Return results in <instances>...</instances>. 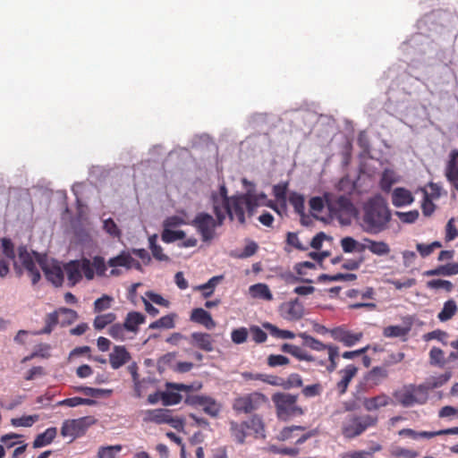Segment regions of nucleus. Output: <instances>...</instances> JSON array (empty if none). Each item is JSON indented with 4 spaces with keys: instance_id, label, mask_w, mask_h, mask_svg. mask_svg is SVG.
<instances>
[{
    "instance_id": "obj_1",
    "label": "nucleus",
    "mask_w": 458,
    "mask_h": 458,
    "mask_svg": "<svg viewBox=\"0 0 458 458\" xmlns=\"http://www.w3.org/2000/svg\"><path fill=\"white\" fill-rule=\"evenodd\" d=\"M391 216L386 200L380 194H377L363 204L362 227L369 233H380L386 228Z\"/></svg>"
},
{
    "instance_id": "obj_2",
    "label": "nucleus",
    "mask_w": 458,
    "mask_h": 458,
    "mask_svg": "<svg viewBox=\"0 0 458 458\" xmlns=\"http://www.w3.org/2000/svg\"><path fill=\"white\" fill-rule=\"evenodd\" d=\"M106 269L105 259L101 256H95L92 260L87 258L72 260L64 266L67 279L72 285L79 283L82 276L87 280H92L95 276H104Z\"/></svg>"
},
{
    "instance_id": "obj_3",
    "label": "nucleus",
    "mask_w": 458,
    "mask_h": 458,
    "mask_svg": "<svg viewBox=\"0 0 458 458\" xmlns=\"http://www.w3.org/2000/svg\"><path fill=\"white\" fill-rule=\"evenodd\" d=\"M213 212L216 217L207 212H199L190 223L204 242H210L216 238V229L222 226L225 220V212L216 201L213 204Z\"/></svg>"
},
{
    "instance_id": "obj_4",
    "label": "nucleus",
    "mask_w": 458,
    "mask_h": 458,
    "mask_svg": "<svg viewBox=\"0 0 458 458\" xmlns=\"http://www.w3.org/2000/svg\"><path fill=\"white\" fill-rule=\"evenodd\" d=\"M258 206V197L251 193H245L232 197L224 196L222 210L225 212V216H226V215H228L231 220L236 217L239 223L244 224V210H247L249 216H252Z\"/></svg>"
},
{
    "instance_id": "obj_5",
    "label": "nucleus",
    "mask_w": 458,
    "mask_h": 458,
    "mask_svg": "<svg viewBox=\"0 0 458 458\" xmlns=\"http://www.w3.org/2000/svg\"><path fill=\"white\" fill-rule=\"evenodd\" d=\"M378 423V416L373 414L349 413L341 421V433L346 439H353L361 436L369 428H375Z\"/></svg>"
},
{
    "instance_id": "obj_6",
    "label": "nucleus",
    "mask_w": 458,
    "mask_h": 458,
    "mask_svg": "<svg viewBox=\"0 0 458 458\" xmlns=\"http://www.w3.org/2000/svg\"><path fill=\"white\" fill-rule=\"evenodd\" d=\"M298 394L286 392H277L272 395L271 400L279 420L288 421L305 413V409L298 404Z\"/></svg>"
},
{
    "instance_id": "obj_7",
    "label": "nucleus",
    "mask_w": 458,
    "mask_h": 458,
    "mask_svg": "<svg viewBox=\"0 0 458 458\" xmlns=\"http://www.w3.org/2000/svg\"><path fill=\"white\" fill-rule=\"evenodd\" d=\"M299 336L303 340V345L316 352H323L327 351L328 354V361L329 363H326L327 370L331 373L335 371L337 368L338 356H339V347L335 344H327L316 339L315 337L308 335L307 333H300Z\"/></svg>"
},
{
    "instance_id": "obj_8",
    "label": "nucleus",
    "mask_w": 458,
    "mask_h": 458,
    "mask_svg": "<svg viewBox=\"0 0 458 458\" xmlns=\"http://www.w3.org/2000/svg\"><path fill=\"white\" fill-rule=\"evenodd\" d=\"M267 401V398L265 394L253 392L235 398L233 403V409L237 412L250 413L258 410L261 405L266 403Z\"/></svg>"
},
{
    "instance_id": "obj_9",
    "label": "nucleus",
    "mask_w": 458,
    "mask_h": 458,
    "mask_svg": "<svg viewBox=\"0 0 458 458\" xmlns=\"http://www.w3.org/2000/svg\"><path fill=\"white\" fill-rule=\"evenodd\" d=\"M94 422L91 417H82L74 420H66L61 428V435L70 437L71 441L85 434L88 428Z\"/></svg>"
},
{
    "instance_id": "obj_10",
    "label": "nucleus",
    "mask_w": 458,
    "mask_h": 458,
    "mask_svg": "<svg viewBox=\"0 0 458 458\" xmlns=\"http://www.w3.org/2000/svg\"><path fill=\"white\" fill-rule=\"evenodd\" d=\"M185 403L193 407H201L202 411L211 418H217L222 405L213 397L202 394L188 395Z\"/></svg>"
},
{
    "instance_id": "obj_11",
    "label": "nucleus",
    "mask_w": 458,
    "mask_h": 458,
    "mask_svg": "<svg viewBox=\"0 0 458 458\" xmlns=\"http://www.w3.org/2000/svg\"><path fill=\"white\" fill-rule=\"evenodd\" d=\"M318 430L314 428L306 431V428L303 426H289L284 427L278 435V439L281 441H286L293 437H298L295 444L301 445L306 442L308 439L318 436Z\"/></svg>"
},
{
    "instance_id": "obj_12",
    "label": "nucleus",
    "mask_w": 458,
    "mask_h": 458,
    "mask_svg": "<svg viewBox=\"0 0 458 458\" xmlns=\"http://www.w3.org/2000/svg\"><path fill=\"white\" fill-rule=\"evenodd\" d=\"M412 386H414L411 385L403 391L394 394L397 401L404 407H410L415 403L423 404L428 400V395L424 391H416Z\"/></svg>"
},
{
    "instance_id": "obj_13",
    "label": "nucleus",
    "mask_w": 458,
    "mask_h": 458,
    "mask_svg": "<svg viewBox=\"0 0 458 458\" xmlns=\"http://www.w3.org/2000/svg\"><path fill=\"white\" fill-rule=\"evenodd\" d=\"M330 335L335 341L342 343L346 347L355 345L363 337V334L361 332L353 333L347 330L343 326L331 328Z\"/></svg>"
},
{
    "instance_id": "obj_14",
    "label": "nucleus",
    "mask_w": 458,
    "mask_h": 458,
    "mask_svg": "<svg viewBox=\"0 0 458 458\" xmlns=\"http://www.w3.org/2000/svg\"><path fill=\"white\" fill-rule=\"evenodd\" d=\"M37 257V261L42 268L46 278L51 282L55 286L62 285L64 282V272L58 264H47V261L43 260L38 254L34 253Z\"/></svg>"
},
{
    "instance_id": "obj_15",
    "label": "nucleus",
    "mask_w": 458,
    "mask_h": 458,
    "mask_svg": "<svg viewBox=\"0 0 458 458\" xmlns=\"http://www.w3.org/2000/svg\"><path fill=\"white\" fill-rule=\"evenodd\" d=\"M166 388L168 389V391L160 392V399L164 405L168 406V405L178 404L182 399V395L179 393L174 392V391H170V389L176 390V391L189 392L191 390L192 386L184 385V384L167 383Z\"/></svg>"
},
{
    "instance_id": "obj_16",
    "label": "nucleus",
    "mask_w": 458,
    "mask_h": 458,
    "mask_svg": "<svg viewBox=\"0 0 458 458\" xmlns=\"http://www.w3.org/2000/svg\"><path fill=\"white\" fill-rule=\"evenodd\" d=\"M18 257L20 262L27 270L29 276L31 277L32 284H37L40 279V273L37 267L33 257L28 252L25 246H21L18 249Z\"/></svg>"
},
{
    "instance_id": "obj_17",
    "label": "nucleus",
    "mask_w": 458,
    "mask_h": 458,
    "mask_svg": "<svg viewBox=\"0 0 458 458\" xmlns=\"http://www.w3.org/2000/svg\"><path fill=\"white\" fill-rule=\"evenodd\" d=\"M190 344L206 352H211L215 350V340L212 335L204 332H193L189 339Z\"/></svg>"
},
{
    "instance_id": "obj_18",
    "label": "nucleus",
    "mask_w": 458,
    "mask_h": 458,
    "mask_svg": "<svg viewBox=\"0 0 458 458\" xmlns=\"http://www.w3.org/2000/svg\"><path fill=\"white\" fill-rule=\"evenodd\" d=\"M131 360V353L123 345H114L109 353V363L114 369H118Z\"/></svg>"
},
{
    "instance_id": "obj_19",
    "label": "nucleus",
    "mask_w": 458,
    "mask_h": 458,
    "mask_svg": "<svg viewBox=\"0 0 458 458\" xmlns=\"http://www.w3.org/2000/svg\"><path fill=\"white\" fill-rule=\"evenodd\" d=\"M388 377V370L382 366L372 368L364 376L366 384L370 387H376L381 385Z\"/></svg>"
},
{
    "instance_id": "obj_20",
    "label": "nucleus",
    "mask_w": 458,
    "mask_h": 458,
    "mask_svg": "<svg viewBox=\"0 0 458 458\" xmlns=\"http://www.w3.org/2000/svg\"><path fill=\"white\" fill-rule=\"evenodd\" d=\"M190 319L194 323L203 326L208 330H212L216 327V323L211 314L202 308L193 309Z\"/></svg>"
},
{
    "instance_id": "obj_21",
    "label": "nucleus",
    "mask_w": 458,
    "mask_h": 458,
    "mask_svg": "<svg viewBox=\"0 0 458 458\" xmlns=\"http://www.w3.org/2000/svg\"><path fill=\"white\" fill-rule=\"evenodd\" d=\"M358 368L353 364H349L339 371V374L342 376V377L336 384V390L340 395H343L346 393L349 384L356 376Z\"/></svg>"
},
{
    "instance_id": "obj_22",
    "label": "nucleus",
    "mask_w": 458,
    "mask_h": 458,
    "mask_svg": "<svg viewBox=\"0 0 458 458\" xmlns=\"http://www.w3.org/2000/svg\"><path fill=\"white\" fill-rule=\"evenodd\" d=\"M170 411L163 408L147 410L142 412V420L146 423L165 424Z\"/></svg>"
},
{
    "instance_id": "obj_23",
    "label": "nucleus",
    "mask_w": 458,
    "mask_h": 458,
    "mask_svg": "<svg viewBox=\"0 0 458 458\" xmlns=\"http://www.w3.org/2000/svg\"><path fill=\"white\" fill-rule=\"evenodd\" d=\"M451 377L450 372H445L444 374H441L437 377H430L427 378L425 383L418 386H412V388L416 391H424L425 394L428 395V390H432L435 388H438L445 385Z\"/></svg>"
},
{
    "instance_id": "obj_24",
    "label": "nucleus",
    "mask_w": 458,
    "mask_h": 458,
    "mask_svg": "<svg viewBox=\"0 0 458 458\" xmlns=\"http://www.w3.org/2000/svg\"><path fill=\"white\" fill-rule=\"evenodd\" d=\"M390 403V396L382 393L373 397L364 398L362 405L367 411L371 412L389 405Z\"/></svg>"
},
{
    "instance_id": "obj_25",
    "label": "nucleus",
    "mask_w": 458,
    "mask_h": 458,
    "mask_svg": "<svg viewBox=\"0 0 458 458\" xmlns=\"http://www.w3.org/2000/svg\"><path fill=\"white\" fill-rule=\"evenodd\" d=\"M132 262V257L130 253L123 251L118 256L109 259L106 265H108L112 267L110 271V276H117L120 275V270L117 269V267H123L126 269L130 266V263Z\"/></svg>"
},
{
    "instance_id": "obj_26",
    "label": "nucleus",
    "mask_w": 458,
    "mask_h": 458,
    "mask_svg": "<svg viewBox=\"0 0 458 458\" xmlns=\"http://www.w3.org/2000/svg\"><path fill=\"white\" fill-rule=\"evenodd\" d=\"M146 321V317L140 312L138 311H130L123 321V327L127 329L128 332L136 335L139 332V327L144 324Z\"/></svg>"
},
{
    "instance_id": "obj_27",
    "label": "nucleus",
    "mask_w": 458,
    "mask_h": 458,
    "mask_svg": "<svg viewBox=\"0 0 458 458\" xmlns=\"http://www.w3.org/2000/svg\"><path fill=\"white\" fill-rule=\"evenodd\" d=\"M414 198L411 192L403 187L395 188L392 192V204L396 208H401L411 204Z\"/></svg>"
},
{
    "instance_id": "obj_28",
    "label": "nucleus",
    "mask_w": 458,
    "mask_h": 458,
    "mask_svg": "<svg viewBox=\"0 0 458 458\" xmlns=\"http://www.w3.org/2000/svg\"><path fill=\"white\" fill-rule=\"evenodd\" d=\"M57 435V428L51 427L47 428L43 433L38 434L33 441L34 448H40L48 445L53 442Z\"/></svg>"
},
{
    "instance_id": "obj_29",
    "label": "nucleus",
    "mask_w": 458,
    "mask_h": 458,
    "mask_svg": "<svg viewBox=\"0 0 458 458\" xmlns=\"http://www.w3.org/2000/svg\"><path fill=\"white\" fill-rule=\"evenodd\" d=\"M458 274V263H448L446 265L439 266L434 269L427 270L424 272L426 276H449Z\"/></svg>"
},
{
    "instance_id": "obj_30",
    "label": "nucleus",
    "mask_w": 458,
    "mask_h": 458,
    "mask_svg": "<svg viewBox=\"0 0 458 458\" xmlns=\"http://www.w3.org/2000/svg\"><path fill=\"white\" fill-rule=\"evenodd\" d=\"M336 209L342 214L352 216L356 215V208L346 196H340L335 201Z\"/></svg>"
},
{
    "instance_id": "obj_31",
    "label": "nucleus",
    "mask_w": 458,
    "mask_h": 458,
    "mask_svg": "<svg viewBox=\"0 0 458 458\" xmlns=\"http://www.w3.org/2000/svg\"><path fill=\"white\" fill-rule=\"evenodd\" d=\"M291 355L295 357L299 360H305L309 362H315L317 365L324 367L326 365L325 360H318L315 356L308 353L302 348L297 345H293Z\"/></svg>"
},
{
    "instance_id": "obj_32",
    "label": "nucleus",
    "mask_w": 458,
    "mask_h": 458,
    "mask_svg": "<svg viewBox=\"0 0 458 458\" xmlns=\"http://www.w3.org/2000/svg\"><path fill=\"white\" fill-rule=\"evenodd\" d=\"M249 292L253 298H259L266 301H271L273 299V294L266 284L259 283L253 284L250 286Z\"/></svg>"
},
{
    "instance_id": "obj_33",
    "label": "nucleus",
    "mask_w": 458,
    "mask_h": 458,
    "mask_svg": "<svg viewBox=\"0 0 458 458\" xmlns=\"http://www.w3.org/2000/svg\"><path fill=\"white\" fill-rule=\"evenodd\" d=\"M398 182V176L391 169H385L380 179V188L385 192H389L392 186Z\"/></svg>"
},
{
    "instance_id": "obj_34",
    "label": "nucleus",
    "mask_w": 458,
    "mask_h": 458,
    "mask_svg": "<svg viewBox=\"0 0 458 458\" xmlns=\"http://www.w3.org/2000/svg\"><path fill=\"white\" fill-rule=\"evenodd\" d=\"M365 242H367L365 248L375 255L384 256L390 252V247L385 242H377L370 239H366Z\"/></svg>"
},
{
    "instance_id": "obj_35",
    "label": "nucleus",
    "mask_w": 458,
    "mask_h": 458,
    "mask_svg": "<svg viewBox=\"0 0 458 458\" xmlns=\"http://www.w3.org/2000/svg\"><path fill=\"white\" fill-rule=\"evenodd\" d=\"M445 175L452 185V187L458 191V165L454 163V161H447Z\"/></svg>"
},
{
    "instance_id": "obj_36",
    "label": "nucleus",
    "mask_w": 458,
    "mask_h": 458,
    "mask_svg": "<svg viewBox=\"0 0 458 458\" xmlns=\"http://www.w3.org/2000/svg\"><path fill=\"white\" fill-rule=\"evenodd\" d=\"M410 327H404L402 326H388L383 330V335L387 338L401 337L403 341L406 340V336L410 332Z\"/></svg>"
},
{
    "instance_id": "obj_37",
    "label": "nucleus",
    "mask_w": 458,
    "mask_h": 458,
    "mask_svg": "<svg viewBox=\"0 0 458 458\" xmlns=\"http://www.w3.org/2000/svg\"><path fill=\"white\" fill-rule=\"evenodd\" d=\"M457 311V305L454 300H448L444 303L443 309L437 314V318L441 322L451 319Z\"/></svg>"
},
{
    "instance_id": "obj_38",
    "label": "nucleus",
    "mask_w": 458,
    "mask_h": 458,
    "mask_svg": "<svg viewBox=\"0 0 458 458\" xmlns=\"http://www.w3.org/2000/svg\"><path fill=\"white\" fill-rule=\"evenodd\" d=\"M176 318V315L172 313L165 315L159 319L150 323L148 326L149 329H157V328H166L171 329L175 327L174 319Z\"/></svg>"
},
{
    "instance_id": "obj_39",
    "label": "nucleus",
    "mask_w": 458,
    "mask_h": 458,
    "mask_svg": "<svg viewBox=\"0 0 458 458\" xmlns=\"http://www.w3.org/2000/svg\"><path fill=\"white\" fill-rule=\"evenodd\" d=\"M78 318L77 311L68 308H59V319L62 327L72 324Z\"/></svg>"
},
{
    "instance_id": "obj_40",
    "label": "nucleus",
    "mask_w": 458,
    "mask_h": 458,
    "mask_svg": "<svg viewBox=\"0 0 458 458\" xmlns=\"http://www.w3.org/2000/svg\"><path fill=\"white\" fill-rule=\"evenodd\" d=\"M149 249L152 256L158 261H169L170 259L167 255L163 253V249L157 243V235H152L148 238Z\"/></svg>"
},
{
    "instance_id": "obj_41",
    "label": "nucleus",
    "mask_w": 458,
    "mask_h": 458,
    "mask_svg": "<svg viewBox=\"0 0 458 458\" xmlns=\"http://www.w3.org/2000/svg\"><path fill=\"white\" fill-rule=\"evenodd\" d=\"M263 327L269 331V333L276 338L280 339H293L295 337V334L289 330L280 329L275 325H272L268 322L264 323Z\"/></svg>"
},
{
    "instance_id": "obj_42",
    "label": "nucleus",
    "mask_w": 458,
    "mask_h": 458,
    "mask_svg": "<svg viewBox=\"0 0 458 458\" xmlns=\"http://www.w3.org/2000/svg\"><path fill=\"white\" fill-rule=\"evenodd\" d=\"M116 319V316L113 312L98 315L94 318L93 326L96 330H102L107 325L112 324Z\"/></svg>"
},
{
    "instance_id": "obj_43",
    "label": "nucleus",
    "mask_w": 458,
    "mask_h": 458,
    "mask_svg": "<svg viewBox=\"0 0 458 458\" xmlns=\"http://www.w3.org/2000/svg\"><path fill=\"white\" fill-rule=\"evenodd\" d=\"M126 332H128V331L125 327H123V324H121V323L113 324L108 329L109 335L112 338H114L115 340H119V341H125L126 339L132 338V337H128L126 335Z\"/></svg>"
},
{
    "instance_id": "obj_44",
    "label": "nucleus",
    "mask_w": 458,
    "mask_h": 458,
    "mask_svg": "<svg viewBox=\"0 0 458 458\" xmlns=\"http://www.w3.org/2000/svg\"><path fill=\"white\" fill-rule=\"evenodd\" d=\"M246 428L252 430L256 435L264 436V423L259 415H253L248 421H245Z\"/></svg>"
},
{
    "instance_id": "obj_45",
    "label": "nucleus",
    "mask_w": 458,
    "mask_h": 458,
    "mask_svg": "<svg viewBox=\"0 0 458 458\" xmlns=\"http://www.w3.org/2000/svg\"><path fill=\"white\" fill-rule=\"evenodd\" d=\"M246 425L245 422L243 423H237L235 421H232L230 423V430L233 435V437L236 439L237 442L242 444L244 442L246 433Z\"/></svg>"
},
{
    "instance_id": "obj_46",
    "label": "nucleus",
    "mask_w": 458,
    "mask_h": 458,
    "mask_svg": "<svg viewBox=\"0 0 458 458\" xmlns=\"http://www.w3.org/2000/svg\"><path fill=\"white\" fill-rule=\"evenodd\" d=\"M123 446L121 445L101 446L98 448V458H115L116 454L121 452Z\"/></svg>"
},
{
    "instance_id": "obj_47",
    "label": "nucleus",
    "mask_w": 458,
    "mask_h": 458,
    "mask_svg": "<svg viewBox=\"0 0 458 458\" xmlns=\"http://www.w3.org/2000/svg\"><path fill=\"white\" fill-rule=\"evenodd\" d=\"M46 326L41 330V334H50L55 327L60 323L59 319V309L52 313L47 315L45 318Z\"/></svg>"
},
{
    "instance_id": "obj_48",
    "label": "nucleus",
    "mask_w": 458,
    "mask_h": 458,
    "mask_svg": "<svg viewBox=\"0 0 458 458\" xmlns=\"http://www.w3.org/2000/svg\"><path fill=\"white\" fill-rule=\"evenodd\" d=\"M427 287L432 290L443 289L446 293H450L454 289V284L448 280L433 279L427 282Z\"/></svg>"
},
{
    "instance_id": "obj_49",
    "label": "nucleus",
    "mask_w": 458,
    "mask_h": 458,
    "mask_svg": "<svg viewBox=\"0 0 458 458\" xmlns=\"http://www.w3.org/2000/svg\"><path fill=\"white\" fill-rule=\"evenodd\" d=\"M289 202L299 215L304 214V198L297 192H292L289 197Z\"/></svg>"
},
{
    "instance_id": "obj_50",
    "label": "nucleus",
    "mask_w": 458,
    "mask_h": 458,
    "mask_svg": "<svg viewBox=\"0 0 458 458\" xmlns=\"http://www.w3.org/2000/svg\"><path fill=\"white\" fill-rule=\"evenodd\" d=\"M39 420L38 415H27L21 418L12 419V425L14 427H31Z\"/></svg>"
},
{
    "instance_id": "obj_51",
    "label": "nucleus",
    "mask_w": 458,
    "mask_h": 458,
    "mask_svg": "<svg viewBox=\"0 0 458 458\" xmlns=\"http://www.w3.org/2000/svg\"><path fill=\"white\" fill-rule=\"evenodd\" d=\"M429 360L431 365L443 367L445 365L444 352L438 347H433L429 352Z\"/></svg>"
},
{
    "instance_id": "obj_52",
    "label": "nucleus",
    "mask_w": 458,
    "mask_h": 458,
    "mask_svg": "<svg viewBox=\"0 0 458 458\" xmlns=\"http://www.w3.org/2000/svg\"><path fill=\"white\" fill-rule=\"evenodd\" d=\"M249 330L246 327L235 328L231 333V339L235 344H242L247 341Z\"/></svg>"
},
{
    "instance_id": "obj_53",
    "label": "nucleus",
    "mask_w": 458,
    "mask_h": 458,
    "mask_svg": "<svg viewBox=\"0 0 458 458\" xmlns=\"http://www.w3.org/2000/svg\"><path fill=\"white\" fill-rule=\"evenodd\" d=\"M161 237L165 242H172L176 240L184 239L185 233L182 230L173 231V230H169L167 228H165L164 232L162 233Z\"/></svg>"
},
{
    "instance_id": "obj_54",
    "label": "nucleus",
    "mask_w": 458,
    "mask_h": 458,
    "mask_svg": "<svg viewBox=\"0 0 458 458\" xmlns=\"http://www.w3.org/2000/svg\"><path fill=\"white\" fill-rule=\"evenodd\" d=\"M2 248H3V252L4 255V259L6 261H8V265H9L10 261H13L14 258H15L14 248H13V244L12 241L7 238L2 239Z\"/></svg>"
},
{
    "instance_id": "obj_55",
    "label": "nucleus",
    "mask_w": 458,
    "mask_h": 458,
    "mask_svg": "<svg viewBox=\"0 0 458 458\" xmlns=\"http://www.w3.org/2000/svg\"><path fill=\"white\" fill-rule=\"evenodd\" d=\"M249 333L256 344L265 343L267 339V333L263 331L259 326H251L249 329Z\"/></svg>"
},
{
    "instance_id": "obj_56",
    "label": "nucleus",
    "mask_w": 458,
    "mask_h": 458,
    "mask_svg": "<svg viewBox=\"0 0 458 458\" xmlns=\"http://www.w3.org/2000/svg\"><path fill=\"white\" fill-rule=\"evenodd\" d=\"M221 278L222 276H213L206 284L198 287L199 290L203 291L204 297H209L213 293L216 284Z\"/></svg>"
},
{
    "instance_id": "obj_57",
    "label": "nucleus",
    "mask_w": 458,
    "mask_h": 458,
    "mask_svg": "<svg viewBox=\"0 0 458 458\" xmlns=\"http://www.w3.org/2000/svg\"><path fill=\"white\" fill-rule=\"evenodd\" d=\"M267 362L269 367L275 368L289 364L290 360L286 356L281 354H270L267 357Z\"/></svg>"
},
{
    "instance_id": "obj_58",
    "label": "nucleus",
    "mask_w": 458,
    "mask_h": 458,
    "mask_svg": "<svg viewBox=\"0 0 458 458\" xmlns=\"http://www.w3.org/2000/svg\"><path fill=\"white\" fill-rule=\"evenodd\" d=\"M323 391L322 385L316 383L313 385L306 386L302 388L301 393L305 397H315L320 395Z\"/></svg>"
},
{
    "instance_id": "obj_59",
    "label": "nucleus",
    "mask_w": 458,
    "mask_h": 458,
    "mask_svg": "<svg viewBox=\"0 0 458 458\" xmlns=\"http://www.w3.org/2000/svg\"><path fill=\"white\" fill-rule=\"evenodd\" d=\"M112 300L113 299L107 295H103L101 298L97 299L94 302V311L98 313L109 309Z\"/></svg>"
},
{
    "instance_id": "obj_60",
    "label": "nucleus",
    "mask_w": 458,
    "mask_h": 458,
    "mask_svg": "<svg viewBox=\"0 0 458 458\" xmlns=\"http://www.w3.org/2000/svg\"><path fill=\"white\" fill-rule=\"evenodd\" d=\"M392 455L397 458H416L419 456V453L414 450L406 449L403 447H396L392 451Z\"/></svg>"
},
{
    "instance_id": "obj_61",
    "label": "nucleus",
    "mask_w": 458,
    "mask_h": 458,
    "mask_svg": "<svg viewBox=\"0 0 458 458\" xmlns=\"http://www.w3.org/2000/svg\"><path fill=\"white\" fill-rule=\"evenodd\" d=\"M302 386V379L301 377L297 373L291 374L286 382L283 381V387L285 389L291 387H301Z\"/></svg>"
},
{
    "instance_id": "obj_62",
    "label": "nucleus",
    "mask_w": 458,
    "mask_h": 458,
    "mask_svg": "<svg viewBox=\"0 0 458 458\" xmlns=\"http://www.w3.org/2000/svg\"><path fill=\"white\" fill-rule=\"evenodd\" d=\"M165 424L170 425L172 428L176 429L177 431H182L184 428V420L178 416H173L172 411H170L167 421Z\"/></svg>"
},
{
    "instance_id": "obj_63",
    "label": "nucleus",
    "mask_w": 458,
    "mask_h": 458,
    "mask_svg": "<svg viewBox=\"0 0 458 458\" xmlns=\"http://www.w3.org/2000/svg\"><path fill=\"white\" fill-rule=\"evenodd\" d=\"M396 216L403 223L411 224L418 219L419 212L417 210H411L408 212H396Z\"/></svg>"
},
{
    "instance_id": "obj_64",
    "label": "nucleus",
    "mask_w": 458,
    "mask_h": 458,
    "mask_svg": "<svg viewBox=\"0 0 458 458\" xmlns=\"http://www.w3.org/2000/svg\"><path fill=\"white\" fill-rule=\"evenodd\" d=\"M454 218L449 219L445 226V240L447 242L454 240L458 236V230L455 227Z\"/></svg>"
}]
</instances>
